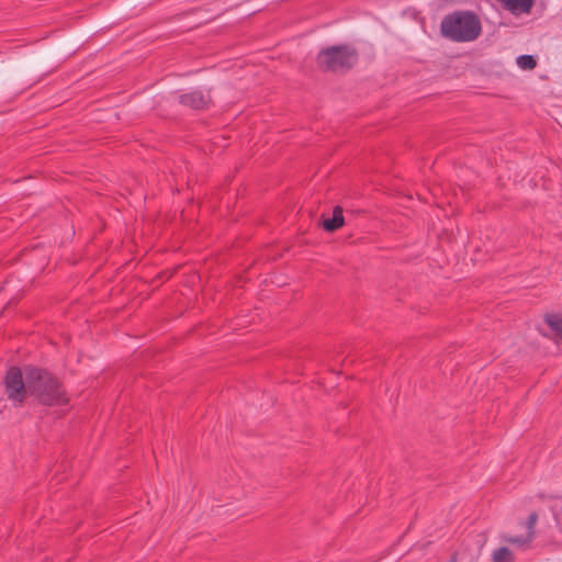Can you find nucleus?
<instances>
[{"label": "nucleus", "instance_id": "f257e3e1", "mask_svg": "<svg viewBox=\"0 0 562 562\" xmlns=\"http://www.w3.org/2000/svg\"><path fill=\"white\" fill-rule=\"evenodd\" d=\"M440 33L452 42H473L482 33V23L473 11L458 10L443 16L440 23Z\"/></svg>", "mask_w": 562, "mask_h": 562}, {"label": "nucleus", "instance_id": "f8f14e48", "mask_svg": "<svg viewBox=\"0 0 562 562\" xmlns=\"http://www.w3.org/2000/svg\"><path fill=\"white\" fill-rule=\"evenodd\" d=\"M451 562H457V557L456 555L452 557Z\"/></svg>", "mask_w": 562, "mask_h": 562}, {"label": "nucleus", "instance_id": "6e6552de", "mask_svg": "<svg viewBox=\"0 0 562 562\" xmlns=\"http://www.w3.org/2000/svg\"><path fill=\"white\" fill-rule=\"evenodd\" d=\"M344 214L340 206L334 209L333 216L330 218H324L323 227L327 232H334L344 225Z\"/></svg>", "mask_w": 562, "mask_h": 562}, {"label": "nucleus", "instance_id": "9d476101", "mask_svg": "<svg viewBox=\"0 0 562 562\" xmlns=\"http://www.w3.org/2000/svg\"><path fill=\"white\" fill-rule=\"evenodd\" d=\"M492 560L493 562H512L514 554L508 548L502 547L493 552Z\"/></svg>", "mask_w": 562, "mask_h": 562}, {"label": "nucleus", "instance_id": "39448f33", "mask_svg": "<svg viewBox=\"0 0 562 562\" xmlns=\"http://www.w3.org/2000/svg\"><path fill=\"white\" fill-rule=\"evenodd\" d=\"M537 519H538L537 514L531 513L525 522V528H526L525 536H504L503 540L505 542L516 544L519 547L528 546L535 537V526H536Z\"/></svg>", "mask_w": 562, "mask_h": 562}, {"label": "nucleus", "instance_id": "20e7f679", "mask_svg": "<svg viewBox=\"0 0 562 562\" xmlns=\"http://www.w3.org/2000/svg\"><path fill=\"white\" fill-rule=\"evenodd\" d=\"M4 387L8 398L13 402L14 406L22 405L26 396L30 395L27 368L25 369V379L19 368H10L4 376Z\"/></svg>", "mask_w": 562, "mask_h": 562}, {"label": "nucleus", "instance_id": "9b49d317", "mask_svg": "<svg viewBox=\"0 0 562 562\" xmlns=\"http://www.w3.org/2000/svg\"><path fill=\"white\" fill-rule=\"evenodd\" d=\"M517 65L524 70H532L537 66V61L531 55H520L517 57Z\"/></svg>", "mask_w": 562, "mask_h": 562}, {"label": "nucleus", "instance_id": "7ed1b4c3", "mask_svg": "<svg viewBox=\"0 0 562 562\" xmlns=\"http://www.w3.org/2000/svg\"><path fill=\"white\" fill-rule=\"evenodd\" d=\"M358 59L355 48L348 45L331 46L319 52L318 66L327 71L339 72L350 69Z\"/></svg>", "mask_w": 562, "mask_h": 562}, {"label": "nucleus", "instance_id": "1a4fd4ad", "mask_svg": "<svg viewBox=\"0 0 562 562\" xmlns=\"http://www.w3.org/2000/svg\"><path fill=\"white\" fill-rule=\"evenodd\" d=\"M546 322L553 331L558 340H562V317L559 315H548Z\"/></svg>", "mask_w": 562, "mask_h": 562}, {"label": "nucleus", "instance_id": "f03ea898", "mask_svg": "<svg viewBox=\"0 0 562 562\" xmlns=\"http://www.w3.org/2000/svg\"><path fill=\"white\" fill-rule=\"evenodd\" d=\"M27 381L30 395L34 396L40 404L54 406L67 403L65 391L49 372L30 367Z\"/></svg>", "mask_w": 562, "mask_h": 562}, {"label": "nucleus", "instance_id": "423d86ee", "mask_svg": "<svg viewBox=\"0 0 562 562\" xmlns=\"http://www.w3.org/2000/svg\"><path fill=\"white\" fill-rule=\"evenodd\" d=\"M499 5L513 15L529 14L535 0H496Z\"/></svg>", "mask_w": 562, "mask_h": 562}, {"label": "nucleus", "instance_id": "0eeeda50", "mask_svg": "<svg viewBox=\"0 0 562 562\" xmlns=\"http://www.w3.org/2000/svg\"><path fill=\"white\" fill-rule=\"evenodd\" d=\"M210 97L202 91L194 90L179 97V102L191 109H203L210 103Z\"/></svg>", "mask_w": 562, "mask_h": 562}]
</instances>
